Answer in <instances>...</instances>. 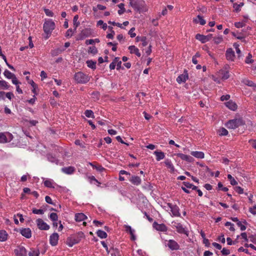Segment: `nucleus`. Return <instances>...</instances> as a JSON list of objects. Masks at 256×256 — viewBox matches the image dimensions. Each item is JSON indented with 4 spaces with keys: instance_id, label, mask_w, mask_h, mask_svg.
<instances>
[{
    "instance_id": "obj_1",
    "label": "nucleus",
    "mask_w": 256,
    "mask_h": 256,
    "mask_svg": "<svg viewBox=\"0 0 256 256\" xmlns=\"http://www.w3.org/2000/svg\"><path fill=\"white\" fill-rule=\"evenodd\" d=\"M55 23L51 19L46 20L44 24L43 29L46 34V39H48L50 36L52 30L55 28Z\"/></svg>"
},
{
    "instance_id": "obj_2",
    "label": "nucleus",
    "mask_w": 256,
    "mask_h": 256,
    "mask_svg": "<svg viewBox=\"0 0 256 256\" xmlns=\"http://www.w3.org/2000/svg\"><path fill=\"white\" fill-rule=\"evenodd\" d=\"M74 80L78 83L86 84L90 80L88 76L82 72H78L74 74Z\"/></svg>"
},
{
    "instance_id": "obj_3",
    "label": "nucleus",
    "mask_w": 256,
    "mask_h": 256,
    "mask_svg": "<svg viewBox=\"0 0 256 256\" xmlns=\"http://www.w3.org/2000/svg\"><path fill=\"white\" fill-rule=\"evenodd\" d=\"M242 124L243 122L241 119H233L228 120L226 124V126L229 129H234Z\"/></svg>"
},
{
    "instance_id": "obj_4",
    "label": "nucleus",
    "mask_w": 256,
    "mask_h": 256,
    "mask_svg": "<svg viewBox=\"0 0 256 256\" xmlns=\"http://www.w3.org/2000/svg\"><path fill=\"white\" fill-rule=\"evenodd\" d=\"M165 208H168L172 212V216L179 217L180 216V208L176 205H173L172 204L168 203L166 206H164Z\"/></svg>"
},
{
    "instance_id": "obj_5",
    "label": "nucleus",
    "mask_w": 256,
    "mask_h": 256,
    "mask_svg": "<svg viewBox=\"0 0 256 256\" xmlns=\"http://www.w3.org/2000/svg\"><path fill=\"white\" fill-rule=\"evenodd\" d=\"M172 228H175L178 232L188 236V230L181 224L176 222H172Z\"/></svg>"
},
{
    "instance_id": "obj_6",
    "label": "nucleus",
    "mask_w": 256,
    "mask_h": 256,
    "mask_svg": "<svg viewBox=\"0 0 256 256\" xmlns=\"http://www.w3.org/2000/svg\"><path fill=\"white\" fill-rule=\"evenodd\" d=\"M12 138V134L8 132H0V143L1 144L9 142Z\"/></svg>"
},
{
    "instance_id": "obj_7",
    "label": "nucleus",
    "mask_w": 256,
    "mask_h": 256,
    "mask_svg": "<svg viewBox=\"0 0 256 256\" xmlns=\"http://www.w3.org/2000/svg\"><path fill=\"white\" fill-rule=\"evenodd\" d=\"M36 222L38 228L40 230H48L50 228V226L41 218L37 219Z\"/></svg>"
},
{
    "instance_id": "obj_8",
    "label": "nucleus",
    "mask_w": 256,
    "mask_h": 256,
    "mask_svg": "<svg viewBox=\"0 0 256 256\" xmlns=\"http://www.w3.org/2000/svg\"><path fill=\"white\" fill-rule=\"evenodd\" d=\"M165 244L166 246L168 247L171 250H178L180 248V246L178 245V242L173 240H166Z\"/></svg>"
},
{
    "instance_id": "obj_9",
    "label": "nucleus",
    "mask_w": 256,
    "mask_h": 256,
    "mask_svg": "<svg viewBox=\"0 0 256 256\" xmlns=\"http://www.w3.org/2000/svg\"><path fill=\"white\" fill-rule=\"evenodd\" d=\"M44 184L45 186L48 188H60L54 181V180L49 178H42Z\"/></svg>"
},
{
    "instance_id": "obj_10",
    "label": "nucleus",
    "mask_w": 256,
    "mask_h": 256,
    "mask_svg": "<svg viewBox=\"0 0 256 256\" xmlns=\"http://www.w3.org/2000/svg\"><path fill=\"white\" fill-rule=\"evenodd\" d=\"M58 234L56 232H54L50 236V244L52 246H56L58 244Z\"/></svg>"
},
{
    "instance_id": "obj_11",
    "label": "nucleus",
    "mask_w": 256,
    "mask_h": 256,
    "mask_svg": "<svg viewBox=\"0 0 256 256\" xmlns=\"http://www.w3.org/2000/svg\"><path fill=\"white\" fill-rule=\"evenodd\" d=\"M80 242V239L76 236H71L68 237L66 242V244L70 247L72 246L74 244H78Z\"/></svg>"
},
{
    "instance_id": "obj_12",
    "label": "nucleus",
    "mask_w": 256,
    "mask_h": 256,
    "mask_svg": "<svg viewBox=\"0 0 256 256\" xmlns=\"http://www.w3.org/2000/svg\"><path fill=\"white\" fill-rule=\"evenodd\" d=\"M14 252L16 256H26V248L22 246H18L14 250Z\"/></svg>"
},
{
    "instance_id": "obj_13",
    "label": "nucleus",
    "mask_w": 256,
    "mask_h": 256,
    "mask_svg": "<svg viewBox=\"0 0 256 256\" xmlns=\"http://www.w3.org/2000/svg\"><path fill=\"white\" fill-rule=\"evenodd\" d=\"M153 227L157 230L161 232H166L167 230V228L165 224H158L156 222H154L153 224Z\"/></svg>"
},
{
    "instance_id": "obj_14",
    "label": "nucleus",
    "mask_w": 256,
    "mask_h": 256,
    "mask_svg": "<svg viewBox=\"0 0 256 256\" xmlns=\"http://www.w3.org/2000/svg\"><path fill=\"white\" fill-rule=\"evenodd\" d=\"M177 156L180 158L182 160H186L189 162H192L194 161V158L188 155L184 154L182 153H178L177 154Z\"/></svg>"
},
{
    "instance_id": "obj_15",
    "label": "nucleus",
    "mask_w": 256,
    "mask_h": 256,
    "mask_svg": "<svg viewBox=\"0 0 256 256\" xmlns=\"http://www.w3.org/2000/svg\"><path fill=\"white\" fill-rule=\"evenodd\" d=\"M129 180L131 183L136 186L140 185L142 182L141 178L139 176H132L129 178Z\"/></svg>"
},
{
    "instance_id": "obj_16",
    "label": "nucleus",
    "mask_w": 256,
    "mask_h": 256,
    "mask_svg": "<svg viewBox=\"0 0 256 256\" xmlns=\"http://www.w3.org/2000/svg\"><path fill=\"white\" fill-rule=\"evenodd\" d=\"M226 106L230 110L234 111L237 109L238 106L234 102L230 100L225 103Z\"/></svg>"
},
{
    "instance_id": "obj_17",
    "label": "nucleus",
    "mask_w": 256,
    "mask_h": 256,
    "mask_svg": "<svg viewBox=\"0 0 256 256\" xmlns=\"http://www.w3.org/2000/svg\"><path fill=\"white\" fill-rule=\"evenodd\" d=\"M217 75L223 80H227L230 77L228 72L222 70L218 72Z\"/></svg>"
},
{
    "instance_id": "obj_18",
    "label": "nucleus",
    "mask_w": 256,
    "mask_h": 256,
    "mask_svg": "<svg viewBox=\"0 0 256 256\" xmlns=\"http://www.w3.org/2000/svg\"><path fill=\"white\" fill-rule=\"evenodd\" d=\"M20 234L26 238H30L32 236V232L30 228H24L20 230Z\"/></svg>"
},
{
    "instance_id": "obj_19",
    "label": "nucleus",
    "mask_w": 256,
    "mask_h": 256,
    "mask_svg": "<svg viewBox=\"0 0 256 256\" xmlns=\"http://www.w3.org/2000/svg\"><path fill=\"white\" fill-rule=\"evenodd\" d=\"M87 218L86 216L83 213H78L75 214L74 219L77 222H80Z\"/></svg>"
},
{
    "instance_id": "obj_20",
    "label": "nucleus",
    "mask_w": 256,
    "mask_h": 256,
    "mask_svg": "<svg viewBox=\"0 0 256 256\" xmlns=\"http://www.w3.org/2000/svg\"><path fill=\"white\" fill-rule=\"evenodd\" d=\"M226 58L229 60H234V52L232 48H228L226 52Z\"/></svg>"
},
{
    "instance_id": "obj_21",
    "label": "nucleus",
    "mask_w": 256,
    "mask_h": 256,
    "mask_svg": "<svg viewBox=\"0 0 256 256\" xmlns=\"http://www.w3.org/2000/svg\"><path fill=\"white\" fill-rule=\"evenodd\" d=\"M190 154L193 156L198 159H202L204 157V154L202 152L192 151L191 152Z\"/></svg>"
},
{
    "instance_id": "obj_22",
    "label": "nucleus",
    "mask_w": 256,
    "mask_h": 256,
    "mask_svg": "<svg viewBox=\"0 0 256 256\" xmlns=\"http://www.w3.org/2000/svg\"><path fill=\"white\" fill-rule=\"evenodd\" d=\"M128 50L130 54H134L140 57L141 56L140 53L139 52V50L134 46H128Z\"/></svg>"
},
{
    "instance_id": "obj_23",
    "label": "nucleus",
    "mask_w": 256,
    "mask_h": 256,
    "mask_svg": "<svg viewBox=\"0 0 256 256\" xmlns=\"http://www.w3.org/2000/svg\"><path fill=\"white\" fill-rule=\"evenodd\" d=\"M126 230L128 232L131 236V240H134L136 239V236L134 234L135 230L132 229L130 226H126Z\"/></svg>"
},
{
    "instance_id": "obj_24",
    "label": "nucleus",
    "mask_w": 256,
    "mask_h": 256,
    "mask_svg": "<svg viewBox=\"0 0 256 256\" xmlns=\"http://www.w3.org/2000/svg\"><path fill=\"white\" fill-rule=\"evenodd\" d=\"M154 154L156 156V160L160 161L164 159L165 157L164 153L161 151H154Z\"/></svg>"
},
{
    "instance_id": "obj_25",
    "label": "nucleus",
    "mask_w": 256,
    "mask_h": 256,
    "mask_svg": "<svg viewBox=\"0 0 256 256\" xmlns=\"http://www.w3.org/2000/svg\"><path fill=\"white\" fill-rule=\"evenodd\" d=\"M196 40L200 41L202 43H205L209 40L207 36H205L200 34H197L196 36Z\"/></svg>"
},
{
    "instance_id": "obj_26",
    "label": "nucleus",
    "mask_w": 256,
    "mask_h": 256,
    "mask_svg": "<svg viewBox=\"0 0 256 256\" xmlns=\"http://www.w3.org/2000/svg\"><path fill=\"white\" fill-rule=\"evenodd\" d=\"M62 170L64 174H70L74 172V168L72 166L64 167L62 168Z\"/></svg>"
},
{
    "instance_id": "obj_27",
    "label": "nucleus",
    "mask_w": 256,
    "mask_h": 256,
    "mask_svg": "<svg viewBox=\"0 0 256 256\" xmlns=\"http://www.w3.org/2000/svg\"><path fill=\"white\" fill-rule=\"evenodd\" d=\"M164 164L168 168L170 169L172 172H174L175 170L174 165L170 160L167 159L164 161Z\"/></svg>"
},
{
    "instance_id": "obj_28",
    "label": "nucleus",
    "mask_w": 256,
    "mask_h": 256,
    "mask_svg": "<svg viewBox=\"0 0 256 256\" xmlns=\"http://www.w3.org/2000/svg\"><path fill=\"white\" fill-rule=\"evenodd\" d=\"M8 234L6 231L4 230H0V241L5 242L7 240Z\"/></svg>"
},
{
    "instance_id": "obj_29",
    "label": "nucleus",
    "mask_w": 256,
    "mask_h": 256,
    "mask_svg": "<svg viewBox=\"0 0 256 256\" xmlns=\"http://www.w3.org/2000/svg\"><path fill=\"white\" fill-rule=\"evenodd\" d=\"M194 21L195 23H200L201 25H204L206 23V20L200 15L194 18Z\"/></svg>"
},
{
    "instance_id": "obj_30",
    "label": "nucleus",
    "mask_w": 256,
    "mask_h": 256,
    "mask_svg": "<svg viewBox=\"0 0 256 256\" xmlns=\"http://www.w3.org/2000/svg\"><path fill=\"white\" fill-rule=\"evenodd\" d=\"M188 76L185 74H181L177 78L176 81L178 83L181 84L182 82H185Z\"/></svg>"
},
{
    "instance_id": "obj_31",
    "label": "nucleus",
    "mask_w": 256,
    "mask_h": 256,
    "mask_svg": "<svg viewBox=\"0 0 256 256\" xmlns=\"http://www.w3.org/2000/svg\"><path fill=\"white\" fill-rule=\"evenodd\" d=\"M40 252L37 248H32L28 252V256H38Z\"/></svg>"
},
{
    "instance_id": "obj_32",
    "label": "nucleus",
    "mask_w": 256,
    "mask_h": 256,
    "mask_svg": "<svg viewBox=\"0 0 256 256\" xmlns=\"http://www.w3.org/2000/svg\"><path fill=\"white\" fill-rule=\"evenodd\" d=\"M90 34V29L86 28L83 30L81 32V35L82 36H81L80 39H83L84 37L88 36Z\"/></svg>"
},
{
    "instance_id": "obj_33",
    "label": "nucleus",
    "mask_w": 256,
    "mask_h": 256,
    "mask_svg": "<svg viewBox=\"0 0 256 256\" xmlns=\"http://www.w3.org/2000/svg\"><path fill=\"white\" fill-rule=\"evenodd\" d=\"M87 66L88 68L92 69H96V62L92 60H88L86 61Z\"/></svg>"
},
{
    "instance_id": "obj_34",
    "label": "nucleus",
    "mask_w": 256,
    "mask_h": 256,
    "mask_svg": "<svg viewBox=\"0 0 256 256\" xmlns=\"http://www.w3.org/2000/svg\"><path fill=\"white\" fill-rule=\"evenodd\" d=\"M97 236L101 238H104L107 237L106 233L102 230H98L96 232Z\"/></svg>"
},
{
    "instance_id": "obj_35",
    "label": "nucleus",
    "mask_w": 256,
    "mask_h": 256,
    "mask_svg": "<svg viewBox=\"0 0 256 256\" xmlns=\"http://www.w3.org/2000/svg\"><path fill=\"white\" fill-rule=\"evenodd\" d=\"M124 6V5L122 3L118 5V6L120 8V10L118 12L119 15H122L125 12L126 10Z\"/></svg>"
},
{
    "instance_id": "obj_36",
    "label": "nucleus",
    "mask_w": 256,
    "mask_h": 256,
    "mask_svg": "<svg viewBox=\"0 0 256 256\" xmlns=\"http://www.w3.org/2000/svg\"><path fill=\"white\" fill-rule=\"evenodd\" d=\"M97 26H101L104 30H106L108 28L107 24L104 23L102 20H99L97 22Z\"/></svg>"
},
{
    "instance_id": "obj_37",
    "label": "nucleus",
    "mask_w": 256,
    "mask_h": 256,
    "mask_svg": "<svg viewBox=\"0 0 256 256\" xmlns=\"http://www.w3.org/2000/svg\"><path fill=\"white\" fill-rule=\"evenodd\" d=\"M9 88L8 84L5 80H0V88L8 90Z\"/></svg>"
},
{
    "instance_id": "obj_38",
    "label": "nucleus",
    "mask_w": 256,
    "mask_h": 256,
    "mask_svg": "<svg viewBox=\"0 0 256 256\" xmlns=\"http://www.w3.org/2000/svg\"><path fill=\"white\" fill-rule=\"evenodd\" d=\"M218 134L220 136H226L228 134V131L224 128H220L218 130Z\"/></svg>"
},
{
    "instance_id": "obj_39",
    "label": "nucleus",
    "mask_w": 256,
    "mask_h": 256,
    "mask_svg": "<svg viewBox=\"0 0 256 256\" xmlns=\"http://www.w3.org/2000/svg\"><path fill=\"white\" fill-rule=\"evenodd\" d=\"M183 185L186 186L188 188H192V190H196L197 187L194 184L188 182H184Z\"/></svg>"
},
{
    "instance_id": "obj_40",
    "label": "nucleus",
    "mask_w": 256,
    "mask_h": 256,
    "mask_svg": "<svg viewBox=\"0 0 256 256\" xmlns=\"http://www.w3.org/2000/svg\"><path fill=\"white\" fill-rule=\"evenodd\" d=\"M4 74L6 78L9 79L12 78V77H14V76H15L14 74L12 73L7 70H4Z\"/></svg>"
},
{
    "instance_id": "obj_41",
    "label": "nucleus",
    "mask_w": 256,
    "mask_h": 256,
    "mask_svg": "<svg viewBox=\"0 0 256 256\" xmlns=\"http://www.w3.org/2000/svg\"><path fill=\"white\" fill-rule=\"evenodd\" d=\"M88 52L89 54H92L94 55L98 52V50L96 46H90L88 48Z\"/></svg>"
},
{
    "instance_id": "obj_42",
    "label": "nucleus",
    "mask_w": 256,
    "mask_h": 256,
    "mask_svg": "<svg viewBox=\"0 0 256 256\" xmlns=\"http://www.w3.org/2000/svg\"><path fill=\"white\" fill-rule=\"evenodd\" d=\"M84 114L88 118H94V114L93 112L91 110H86L84 112Z\"/></svg>"
},
{
    "instance_id": "obj_43",
    "label": "nucleus",
    "mask_w": 256,
    "mask_h": 256,
    "mask_svg": "<svg viewBox=\"0 0 256 256\" xmlns=\"http://www.w3.org/2000/svg\"><path fill=\"white\" fill-rule=\"evenodd\" d=\"M228 180H230V183L232 185L235 186V185L237 184H238L237 182L235 180V179L230 174L228 175Z\"/></svg>"
},
{
    "instance_id": "obj_44",
    "label": "nucleus",
    "mask_w": 256,
    "mask_h": 256,
    "mask_svg": "<svg viewBox=\"0 0 256 256\" xmlns=\"http://www.w3.org/2000/svg\"><path fill=\"white\" fill-rule=\"evenodd\" d=\"M49 218L52 222H56L58 220V215L56 213L54 212L51 213L49 216Z\"/></svg>"
},
{
    "instance_id": "obj_45",
    "label": "nucleus",
    "mask_w": 256,
    "mask_h": 256,
    "mask_svg": "<svg viewBox=\"0 0 256 256\" xmlns=\"http://www.w3.org/2000/svg\"><path fill=\"white\" fill-rule=\"evenodd\" d=\"M78 15L75 16H74V20H73L74 25V26L75 27L74 30H76V28H77V27L80 24V22H78Z\"/></svg>"
},
{
    "instance_id": "obj_46",
    "label": "nucleus",
    "mask_w": 256,
    "mask_h": 256,
    "mask_svg": "<svg viewBox=\"0 0 256 256\" xmlns=\"http://www.w3.org/2000/svg\"><path fill=\"white\" fill-rule=\"evenodd\" d=\"M118 61V57L115 58L113 60L112 62H111L110 64V68L112 70H114L116 66V62Z\"/></svg>"
},
{
    "instance_id": "obj_47",
    "label": "nucleus",
    "mask_w": 256,
    "mask_h": 256,
    "mask_svg": "<svg viewBox=\"0 0 256 256\" xmlns=\"http://www.w3.org/2000/svg\"><path fill=\"white\" fill-rule=\"evenodd\" d=\"M99 42H100V40L98 38H96L94 40L90 39V40H87L86 41V44L87 45H88V44H92L94 42L98 43Z\"/></svg>"
},
{
    "instance_id": "obj_48",
    "label": "nucleus",
    "mask_w": 256,
    "mask_h": 256,
    "mask_svg": "<svg viewBox=\"0 0 256 256\" xmlns=\"http://www.w3.org/2000/svg\"><path fill=\"white\" fill-rule=\"evenodd\" d=\"M222 36H218L214 38V43L218 44L222 41Z\"/></svg>"
},
{
    "instance_id": "obj_49",
    "label": "nucleus",
    "mask_w": 256,
    "mask_h": 256,
    "mask_svg": "<svg viewBox=\"0 0 256 256\" xmlns=\"http://www.w3.org/2000/svg\"><path fill=\"white\" fill-rule=\"evenodd\" d=\"M44 210L42 209H36L34 208L32 210V212L36 214H44Z\"/></svg>"
},
{
    "instance_id": "obj_50",
    "label": "nucleus",
    "mask_w": 256,
    "mask_h": 256,
    "mask_svg": "<svg viewBox=\"0 0 256 256\" xmlns=\"http://www.w3.org/2000/svg\"><path fill=\"white\" fill-rule=\"evenodd\" d=\"M225 226H226L228 227L230 230L232 231V232H234V225L230 222H226L225 224Z\"/></svg>"
},
{
    "instance_id": "obj_51",
    "label": "nucleus",
    "mask_w": 256,
    "mask_h": 256,
    "mask_svg": "<svg viewBox=\"0 0 256 256\" xmlns=\"http://www.w3.org/2000/svg\"><path fill=\"white\" fill-rule=\"evenodd\" d=\"M44 12L48 16L52 17L54 15L52 12L48 9L44 8Z\"/></svg>"
},
{
    "instance_id": "obj_52",
    "label": "nucleus",
    "mask_w": 256,
    "mask_h": 256,
    "mask_svg": "<svg viewBox=\"0 0 256 256\" xmlns=\"http://www.w3.org/2000/svg\"><path fill=\"white\" fill-rule=\"evenodd\" d=\"M88 180L90 183H93L94 182L97 183L98 186L100 184V182H98V180L95 178L94 176H90L88 177Z\"/></svg>"
},
{
    "instance_id": "obj_53",
    "label": "nucleus",
    "mask_w": 256,
    "mask_h": 256,
    "mask_svg": "<svg viewBox=\"0 0 256 256\" xmlns=\"http://www.w3.org/2000/svg\"><path fill=\"white\" fill-rule=\"evenodd\" d=\"M252 56L251 54H248V56H247V57L246 58V60H245V62L246 63V64H250V63H252L253 62V60H252Z\"/></svg>"
},
{
    "instance_id": "obj_54",
    "label": "nucleus",
    "mask_w": 256,
    "mask_h": 256,
    "mask_svg": "<svg viewBox=\"0 0 256 256\" xmlns=\"http://www.w3.org/2000/svg\"><path fill=\"white\" fill-rule=\"evenodd\" d=\"M108 23L109 24H112L113 26H117L119 28H124L122 26V24L118 23V22H112V21H108Z\"/></svg>"
},
{
    "instance_id": "obj_55",
    "label": "nucleus",
    "mask_w": 256,
    "mask_h": 256,
    "mask_svg": "<svg viewBox=\"0 0 256 256\" xmlns=\"http://www.w3.org/2000/svg\"><path fill=\"white\" fill-rule=\"evenodd\" d=\"M74 32V30L72 29H68L66 34V37H71Z\"/></svg>"
},
{
    "instance_id": "obj_56",
    "label": "nucleus",
    "mask_w": 256,
    "mask_h": 256,
    "mask_svg": "<svg viewBox=\"0 0 256 256\" xmlns=\"http://www.w3.org/2000/svg\"><path fill=\"white\" fill-rule=\"evenodd\" d=\"M48 160L52 162H56V164L58 163L57 160L54 157H53L52 156L48 155Z\"/></svg>"
},
{
    "instance_id": "obj_57",
    "label": "nucleus",
    "mask_w": 256,
    "mask_h": 256,
    "mask_svg": "<svg viewBox=\"0 0 256 256\" xmlns=\"http://www.w3.org/2000/svg\"><path fill=\"white\" fill-rule=\"evenodd\" d=\"M134 30L135 28H132L128 32V34L130 35L131 38H134L136 36V34L134 32Z\"/></svg>"
},
{
    "instance_id": "obj_58",
    "label": "nucleus",
    "mask_w": 256,
    "mask_h": 256,
    "mask_svg": "<svg viewBox=\"0 0 256 256\" xmlns=\"http://www.w3.org/2000/svg\"><path fill=\"white\" fill-rule=\"evenodd\" d=\"M234 190L238 193L240 194H242L244 193L243 188L239 186L235 187Z\"/></svg>"
},
{
    "instance_id": "obj_59",
    "label": "nucleus",
    "mask_w": 256,
    "mask_h": 256,
    "mask_svg": "<svg viewBox=\"0 0 256 256\" xmlns=\"http://www.w3.org/2000/svg\"><path fill=\"white\" fill-rule=\"evenodd\" d=\"M245 25L243 22H237L234 24V26L237 28H241L244 26Z\"/></svg>"
},
{
    "instance_id": "obj_60",
    "label": "nucleus",
    "mask_w": 256,
    "mask_h": 256,
    "mask_svg": "<svg viewBox=\"0 0 256 256\" xmlns=\"http://www.w3.org/2000/svg\"><path fill=\"white\" fill-rule=\"evenodd\" d=\"M222 253L224 255H228L230 254V250L226 248H223L221 251Z\"/></svg>"
},
{
    "instance_id": "obj_61",
    "label": "nucleus",
    "mask_w": 256,
    "mask_h": 256,
    "mask_svg": "<svg viewBox=\"0 0 256 256\" xmlns=\"http://www.w3.org/2000/svg\"><path fill=\"white\" fill-rule=\"evenodd\" d=\"M12 83L16 86H18L19 84V82L17 79V78H16V76H14V77H12Z\"/></svg>"
},
{
    "instance_id": "obj_62",
    "label": "nucleus",
    "mask_w": 256,
    "mask_h": 256,
    "mask_svg": "<svg viewBox=\"0 0 256 256\" xmlns=\"http://www.w3.org/2000/svg\"><path fill=\"white\" fill-rule=\"evenodd\" d=\"M233 7L234 8V10L236 12H238L240 10V7L239 5L236 3L234 4Z\"/></svg>"
},
{
    "instance_id": "obj_63",
    "label": "nucleus",
    "mask_w": 256,
    "mask_h": 256,
    "mask_svg": "<svg viewBox=\"0 0 256 256\" xmlns=\"http://www.w3.org/2000/svg\"><path fill=\"white\" fill-rule=\"evenodd\" d=\"M250 212L253 214H256V206H254L252 208H250Z\"/></svg>"
},
{
    "instance_id": "obj_64",
    "label": "nucleus",
    "mask_w": 256,
    "mask_h": 256,
    "mask_svg": "<svg viewBox=\"0 0 256 256\" xmlns=\"http://www.w3.org/2000/svg\"><path fill=\"white\" fill-rule=\"evenodd\" d=\"M249 142L254 148H256V140H249Z\"/></svg>"
}]
</instances>
